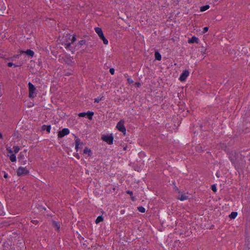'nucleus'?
Listing matches in <instances>:
<instances>
[{"label": "nucleus", "mask_w": 250, "mask_h": 250, "mask_svg": "<svg viewBox=\"0 0 250 250\" xmlns=\"http://www.w3.org/2000/svg\"><path fill=\"white\" fill-rule=\"evenodd\" d=\"M69 39L70 40V42L67 41L65 43V47L73 53L75 52V50L71 47V44L76 41V38L74 35H69Z\"/></svg>", "instance_id": "1"}, {"label": "nucleus", "mask_w": 250, "mask_h": 250, "mask_svg": "<svg viewBox=\"0 0 250 250\" xmlns=\"http://www.w3.org/2000/svg\"><path fill=\"white\" fill-rule=\"evenodd\" d=\"M29 89V97L30 98H34L36 96L35 86L30 82L28 83V84Z\"/></svg>", "instance_id": "2"}, {"label": "nucleus", "mask_w": 250, "mask_h": 250, "mask_svg": "<svg viewBox=\"0 0 250 250\" xmlns=\"http://www.w3.org/2000/svg\"><path fill=\"white\" fill-rule=\"evenodd\" d=\"M116 128L119 131L125 134L126 128L124 125V121L122 120L120 121L116 125Z\"/></svg>", "instance_id": "3"}, {"label": "nucleus", "mask_w": 250, "mask_h": 250, "mask_svg": "<svg viewBox=\"0 0 250 250\" xmlns=\"http://www.w3.org/2000/svg\"><path fill=\"white\" fill-rule=\"evenodd\" d=\"M29 173V170L27 169L26 167H19L17 170V173L19 176H23L26 175Z\"/></svg>", "instance_id": "4"}, {"label": "nucleus", "mask_w": 250, "mask_h": 250, "mask_svg": "<svg viewBox=\"0 0 250 250\" xmlns=\"http://www.w3.org/2000/svg\"><path fill=\"white\" fill-rule=\"evenodd\" d=\"M69 132V130L68 128H64L58 132V136L59 138H62L64 136L68 135Z\"/></svg>", "instance_id": "5"}, {"label": "nucleus", "mask_w": 250, "mask_h": 250, "mask_svg": "<svg viewBox=\"0 0 250 250\" xmlns=\"http://www.w3.org/2000/svg\"><path fill=\"white\" fill-rule=\"evenodd\" d=\"M102 139L104 141L107 143L108 144H112L113 142V138L110 135H104L102 137Z\"/></svg>", "instance_id": "6"}, {"label": "nucleus", "mask_w": 250, "mask_h": 250, "mask_svg": "<svg viewBox=\"0 0 250 250\" xmlns=\"http://www.w3.org/2000/svg\"><path fill=\"white\" fill-rule=\"evenodd\" d=\"M93 114H94V113L93 112L88 111L87 112L80 113L78 114V116L81 117H84L86 115H87L88 118L90 120H91Z\"/></svg>", "instance_id": "7"}, {"label": "nucleus", "mask_w": 250, "mask_h": 250, "mask_svg": "<svg viewBox=\"0 0 250 250\" xmlns=\"http://www.w3.org/2000/svg\"><path fill=\"white\" fill-rule=\"evenodd\" d=\"M189 74V73L188 70H185L182 72V73L181 74L180 78H179V80L181 81H185L186 80V79L187 78V77L188 76Z\"/></svg>", "instance_id": "8"}, {"label": "nucleus", "mask_w": 250, "mask_h": 250, "mask_svg": "<svg viewBox=\"0 0 250 250\" xmlns=\"http://www.w3.org/2000/svg\"><path fill=\"white\" fill-rule=\"evenodd\" d=\"M236 153L235 152H234V153H232L231 154L229 155L230 160L233 164H235V162H236Z\"/></svg>", "instance_id": "9"}, {"label": "nucleus", "mask_w": 250, "mask_h": 250, "mask_svg": "<svg viewBox=\"0 0 250 250\" xmlns=\"http://www.w3.org/2000/svg\"><path fill=\"white\" fill-rule=\"evenodd\" d=\"M198 41H199L198 38H197V37H196L195 36H193L191 38H190L188 40V42L189 43H194V42L198 43Z\"/></svg>", "instance_id": "10"}, {"label": "nucleus", "mask_w": 250, "mask_h": 250, "mask_svg": "<svg viewBox=\"0 0 250 250\" xmlns=\"http://www.w3.org/2000/svg\"><path fill=\"white\" fill-rule=\"evenodd\" d=\"M95 31L96 32V33L98 34L99 37H100L102 35H104L102 29L100 27H95Z\"/></svg>", "instance_id": "11"}, {"label": "nucleus", "mask_w": 250, "mask_h": 250, "mask_svg": "<svg viewBox=\"0 0 250 250\" xmlns=\"http://www.w3.org/2000/svg\"><path fill=\"white\" fill-rule=\"evenodd\" d=\"M64 62L69 65H72L74 63V62L70 58H66L64 60Z\"/></svg>", "instance_id": "12"}, {"label": "nucleus", "mask_w": 250, "mask_h": 250, "mask_svg": "<svg viewBox=\"0 0 250 250\" xmlns=\"http://www.w3.org/2000/svg\"><path fill=\"white\" fill-rule=\"evenodd\" d=\"M188 197L185 193H182L180 197L178 198L181 201H185L188 199Z\"/></svg>", "instance_id": "13"}, {"label": "nucleus", "mask_w": 250, "mask_h": 250, "mask_svg": "<svg viewBox=\"0 0 250 250\" xmlns=\"http://www.w3.org/2000/svg\"><path fill=\"white\" fill-rule=\"evenodd\" d=\"M7 156L9 157L10 160L12 162L16 161V156L15 155V154H7Z\"/></svg>", "instance_id": "14"}, {"label": "nucleus", "mask_w": 250, "mask_h": 250, "mask_svg": "<svg viewBox=\"0 0 250 250\" xmlns=\"http://www.w3.org/2000/svg\"><path fill=\"white\" fill-rule=\"evenodd\" d=\"M51 125H43L42 128L43 130H45L48 133H49L51 130Z\"/></svg>", "instance_id": "15"}, {"label": "nucleus", "mask_w": 250, "mask_h": 250, "mask_svg": "<svg viewBox=\"0 0 250 250\" xmlns=\"http://www.w3.org/2000/svg\"><path fill=\"white\" fill-rule=\"evenodd\" d=\"M83 153L87 154L88 156H90L92 155V152L91 150L88 147H85L83 150Z\"/></svg>", "instance_id": "16"}, {"label": "nucleus", "mask_w": 250, "mask_h": 250, "mask_svg": "<svg viewBox=\"0 0 250 250\" xmlns=\"http://www.w3.org/2000/svg\"><path fill=\"white\" fill-rule=\"evenodd\" d=\"M22 53H24L26 54H27V55L31 56V57L33 56V55L34 54V52L32 50H29V49L25 51H22Z\"/></svg>", "instance_id": "17"}, {"label": "nucleus", "mask_w": 250, "mask_h": 250, "mask_svg": "<svg viewBox=\"0 0 250 250\" xmlns=\"http://www.w3.org/2000/svg\"><path fill=\"white\" fill-rule=\"evenodd\" d=\"M103 41V43L105 44V45H107L108 44V40L105 38V37H104V35H102L101 36L99 37Z\"/></svg>", "instance_id": "18"}, {"label": "nucleus", "mask_w": 250, "mask_h": 250, "mask_svg": "<svg viewBox=\"0 0 250 250\" xmlns=\"http://www.w3.org/2000/svg\"><path fill=\"white\" fill-rule=\"evenodd\" d=\"M155 58L156 60L160 61L162 58L161 55L158 51H156L155 52Z\"/></svg>", "instance_id": "19"}, {"label": "nucleus", "mask_w": 250, "mask_h": 250, "mask_svg": "<svg viewBox=\"0 0 250 250\" xmlns=\"http://www.w3.org/2000/svg\"><path fill=\"white\" fill-rule=\"evenodd\" d=\"M53 226L56 230H59L60 228V224L58 222H53Z\"/></svg>", "instance_id": "20"}, {"label": "nucleus", "mask_w": 250, "mask_h": 250, "mask_svg": "<svg viewBox=\"0 0 250 250\" xmlns=\"http://www.w3.org/2000/svg\"><path fill=\"white\" fill-rule=\"evenodd\" d=\"M209 8V5H206L203 6H201L200 7V11L201 12H204L206 10L208 9Z\"/></svg>", "instance_id": "21"}, {"label": "nucleus", "mask_w": 250, "mask_h": 250, "mask_svg": "<svg viewBox=\"0 0 250 250\" xmlns=\"http://www.w3.org/2000/svg\"><path fill=\"white\" fill-rule=\"evenodd\" d=\"M237 216V212H232L229 215V217L231 219H234Z\"/></svg>", "instance_id": "22"}, {"label": "nucleus", "mask_w": 250, "mask_h": 250, "mask_svg": "<svg viewBox=\"0 0 250 250\" xmlns=\"http://www.w3.org/2000/svg\"><path fill=\"white\" fill-rule=\"evenodd\" d=\"M104 100V96H99L94 99V102H96V103H99L101 101Z\"/></svg>", "instance_id": "23"}, {"label": "nucleus", "mask_w": 250, "mask_h": 250, "mask_svg": "<svg viewBox=\"0 0 250 250\" xmlns=\"http://www.w3.org/2000/svg\"><path fill=\"white\" fill-rule=\"evenodd\" d=\"M103 221V217L102 216H98L96 219L95 223L98 224Z\"/></svg>", "instance_id": "24"}, {"label": "nucleus", "mask_w": 250, "mask_h": 250, "mask_svg": "<svg viewBox=\"0 0 250 250\" xmlns=\"http://www.w3.org/2000/svg\"><path fill=\"white\" fill-rule=\"evenodd\" d=\"M4 214V212L3 211V208L2 204L0 202V216L3 215Z\"/></svg>", "instance_id": "25"}, {"label": "nucleus", "mask_w": 250, "mask_h": 250, "mask_svg": "<svg viewBox=\"0 0 250 250\" xmlns=\"http://www.w3.org/2000/svg\"><path fill=\"white\" fill-rule=\"evenodd\" d=\"M138 210L142 212V213H144L145 211H146V209L145 208H144L142 206H140V207H138Z\"/></svg>", "instance_id": "26"}, {"label": "nucleus", "mask_w": 250, "mask_h": 250, "mask_svg": "<svg viewBox=\"0 0 250 250\" xmlns=\"http://www.w3.org/2000/svg\"><path fill=\"white\" fill-rule=\"evenodd\" d=\"M13 149H14V152L15 153L14 154H16L19 151L20 148L19 146H14L13 147Z\"/></svg>", "instance_id": "27"}, {"label": "nucleus", "mask_w": 250, "mask_h": 250, "mask_svg": "<svg viewBox=\"0 0 250 250\" xmlns=\"http://www.w3.org/2000/svg\"><path fill=\"white\" fill-rule=\"evenodd\" d=\"M6 150L7 151V154H13V151L11 149L10 147H8L6 148Z\"/></svg>", "instance_id": "28"}, {"label": "nucleus", "mask_w": 250, "mask_h": 250, "mask_svg": "<svg viewBox=\"0 0 250 250\" xmlns=\"http://www.w3.org/2000/svg\"><path fill=\"white\" fill-rule=\"evenodd\" d=\"M75 138H76L75 140L76 145L79 146L80 144L81 143V140L79 138H77V137H75Z\"/></svg>", "instance_id": "29"}, {"label": "nucleus", "mask_w": 250, "mask_h": 250, "mask_svg": "<svg viewBox=\"0 0 250 250\" xmlns=\"http://www.w3.org/2000/svg\"><path fill=\"white\" fill-rule=\"evenodd\" d=\"M7 65L9 67H12V66H14L15 67H17V66H20V65H17V64H14L13 63H12L11 62H8Z\"/></svg>", "instance_id": "30"}, {"label": "nucleus", "mask_w": 250, "mask_h": 250, "mask_svg": "<svg viewBox=\"0 0 250 250\" xmlns=\"http://www.w3.org/2000/svg\"><path fill=\"white\" fill-rule=\"evenodd\" d=\"M85 43V41L84 40H81L79 42V44L80 45H83Z\"/></svg>", "instance_id": "31"}, {"label": "nucleus", "mask_w": 250, "mask_h": 250, "mask_svg": "<svg viewBox=\"0 0 250 250\" xmlns=\"http://www.w3.org/2000/svg\"><path fill=\"white\" fill-rule=\"evenodd\" d=\"M211 189L214 192L216 191V190H217V188L215 185H212Z\"/></svg>", "instance_id": "32"}, {"label": "nucleus", "mask_w": 250, "mask_h": 250, "mask_svg": "<svg viewBox=\"0 0 250 250\" xmlns=\"http://www.w3.org/2000/svg\"><path fill=\"white\" fill-rule=\"evenodd\" d=\"M127 81L128 83H132L133 82V80L131 78H128L127 79Z\"/></svg>", "instance_id": "33"}, {"label": "nucleus", "mask_w": 250, "mask_h": 250, "mask_svg": "<svg viewBox=\"0 0 250 250\" xmlns=\"http://www.w3.org/2000/svg\"><path fill=\"white\" fill-rule=\"evenodd\" d=\"M208 30V27H205L203 28V33H205L206 32H207Z\"/></svg>", "instance_id": "34"}, {"label": "nucleus", "mask_w": 250, "mask_h": 250, "mask_svg": "<svg viewBox=\"0 0 250 250\" xmlns=\"http://www.w3.org/2000/svg\"><path fill=\"white\" fill-rule=\"evenodd\" d=\"M109 72L110 73L112 74V75H113L114 74V68H111L109 69Z\"/></svg>", "instance_id": "35"}, {"label": "nucleus", "mask_w": 250, "mask_h": 250, "mask_svg": "<svg viewBox=\"0 0 250 250\" xmlns=\"http://www.w3.org/2000/svg\"><path fill=\"white\" fill-rule=\"evenodd\" d=\"M22 158H24V155L22 154L21 153H20V154L18 157V159H22Z\"/></svg>", "instance_id": "36"}, {"label": "nucleus", "mask_w": 250, "mask_h": 250, "mask_svg": "<svg viewBox=\"0 0 250 250\" xmlns=\"http://www.w3.org/2000/svg\"><path fill=\"white\" fill-rule=\"evenodd\" d=\"M19 56H20V55H15V56H14L13 57H12V58H11L8 59V60H11L13 61V58H18Z\"/></svg>", "instance_id": "37"}, {"label": "nucleus", "mask_w": 250, "mask_h": 250, "mask_svg": "<svg viewBox=\"0 0 250 250\" xmlns=\"http://www.w3.org/2000/svg\"><path fill=\"white\" fill-rule=\"evenodd\" d=\"M126 193L129 195H130L131 196V195H133V192L132 191H130V190H127L126 191Z\"/></svg>", "instance_id": "38"}, {"label": "nucleus", "mask_w": 250, "mask_h": 250, "mask_svg": "<svg viewBox=\"0 0 250 250\" xmlns=\"http://www.w3.org/2000/svg\"><path fill=\"white\" fill-rule=\"evenodd\" d=\"M26 162H27V161L26 160H24L21 162V165H25L26 164Z\"/></svg>", "instance_id": "39"}, {"label": "nucleus", "mask_w": 250, "mask_h": 250, "mask_svg": "<svg viewBox=\"0 0 250 250\" xmlns=\"http://www.w3.org/2000/svg\"><path fill=\"white\" fill-rule=\"evenodd\" d=\"M131 200H132V201H135V197H134L133 195H131Z\"/></svg>", "instance_id": "40"}, {"label": "nucleus", "mask_w": 250, "mask_h": 250, "mask_svg": "<svg viewBox=\"0 0 250 250\" xmlns=\"http://www.w3.org/2000/svg\"><path fill=\"white\" fill-rule=\"evenodd\" d=\"M75 149H76V151H78V150H79V146H77V145H76V146H75Z\"/></svg>", "instance_id": "41"}, {"label": "nucleus", "mask_w": 250, "mask_h": 250, "mask_svg": "<svg viewBox=\"0 0 250 250\" xmlns=\"http://www.w3.org/2000/svg\"><path fill=\"white\" fill-rule=\"evenodd\" d=\"M135 84L136 85H137L138 86H139L140 85V83H136Z\"/></svg>", "instance_id": "42"}, {"label": "nucleus", "mask_w": 250, "mask_h": 250, "mask_svg": "<svg viewBox=\"0 0 250 250\" xmlns=\"http://www.w3.org/2000/svg\"><path fill=\"white\" fill-rule=\"evenodd\" d=\"M7 177V174L4 175V177L6 178Z\"/></svg>", "instance_id": "43"}, {"label": "nucleus", "mask_w": 250, "mask_h": 250, "mask_svg": "<svg viewBox=\"0 0 250 250\" xmlns=\"http://www.w3.org/2000/svg\"><path fill=\"white\" fill-rule=\"evenodd\" d=\"M2 136L1 134V133L0 132V138H2Z\"/></svg>", "instance_id": "44"}]
</instances>
